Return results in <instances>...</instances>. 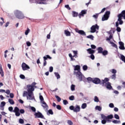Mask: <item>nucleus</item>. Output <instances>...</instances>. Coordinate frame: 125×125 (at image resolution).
<instances>
[{
    "label": "nucleus",
    "mask_w": 125,
    "mask_h": 125,
    "mask_svg": "<svg viewBox=\"0 0 125 125\" xmlns=\"http://www.w3.org/2000/svg\"><path fill=\"white\" fill-rule=\"evenodd\" d=\"M117 76L116 74H113L111 76V78L112 80H116V77Z\"/></svg>",
    "instance_id": "nucleus-45"
},
{
    "label": "nucleus",
    "mask_w": 125,
    "mask_h": 125,
    "mask_svg": "<svg viewBox=\"0 0 125 125\" xmlns=\"http://www.w3.org/2000/svg\"><path fill=\"white\" fill-rule=\"evenodd\" d=\"M109 15H110V11L105 12V14L104 15V17L102 18V21H105L109 19Z\"/></svg>",
    "instance_id": "nucleus-11"
},
{
    "label": "nucleus",
    "mask_w": 125,
    "mask_h": 125,
    "mask_svg": "<svg viewBox=\"0 0 125 125\" xmlns=\"http://www.w3.org/2000/svg\"><path fill=\"white\" fill-rule=\"evenodd\" d=\"M87 51L89 54H93L95 53V51L94 50H92L91 48H89L87 49Z\"/></svg>",
    "instance_id": "nucleus-21"
},
{
    "label": "nucleus",
    "mask_w": 125,
    "mask_h": 125,
    "mask_svg": "<svg viewBox=\"0 0 125 125\" xmlns=\"http://www.w3.org/2000/svg\"><path fill=\"white\" fill-rule=\"evenodd\" d=\"M87 12V10H82L81 13L78 15L79 18H81L82 16H84L85 14H86Z\"/></svg>",
    "instance_id": "nucleus-18"
},
{
    "label": "nucleus",
    "mask_w": 125,
    "mask_h": 125,
    "mask_svg": "<svg viewBox=\"0 0 125 125\" xmlns=\"http://www.w3.org/2000/svg\"><path fill=\"white\" fill-rule=\"evenodd\" d=\"M49 72H50V73H51L52 72H53V67L50 66L49 67Z\"/></svg>",
    "instance_id": "nucleus-60"
},
{
    "label": "nucleus",
    "mask_w": 125,
    "mask_h": 125,
    "mask_svg": "<svg viewBox=\"0 0 125 125\" xmlns=\"http://www.w3.org/2000/svg\"><path fill=\"white\" fill-rule=\"evenodd\" d=\"M87 105L86 103H83L82 104L81 108L82 109H85V108L87 107Z\"/></svg>",
    "instance_id": "nucleus-28"
},
{
    "label": "nucleus",
    "mask_w": 125,
    "mask_h": 125,
    "mask_svg": "<svg viewBox=\"0 0 125 125\" xmlns=\"http://www.w3.org/2000/svg\"><path fill=\"white\" fill-rule=\"evenodd\" d=\"M69 109L71 111H73L75 112V113H78V112H80L81 111V107H80V105H77L75 107L74 105H71L69 106Z\"/></svg>",
    "instance_id": "nucleus-7"
},
{
    "label": "nucleus",
    "mask_w": 125,
    "mask_h": 125,
    "mask_svg": "<svg viewBox=\"0 0 125 125\" xmlns=\"http://www.w3.org/2000/svg\"><path fill=\"white\" fill-rule=\"evenodd\" d=\"M35 118H41V119H43V116L42 115V114L40 112H36L34 114Z\"/></svg>",
    "instance_id": "nucleus-17"
},
{
    "label": "nucleus",
    "mask_w": 125,
    "mask_h": 125,
    "mask_svg": "<svg viewBox=\"0 0 125 125\" xmlns=\"http://www.w3.org/2000/svg\"><path fill=\"white\" fill-rule=\"evenodd\" d=\"M71 90L72 91H74L75 90V85L72 84L71 86Z\"/></svg>",
    "instance_id": "nucleus-52"
},
{
    "label": "nucleus",
    "mask_w": 125,
    "mask_h": 125,
    "mask_svg": "<svg viewBox=\"0 0 125 125\" xmlns=\"http://www.w3.org/2000/svg\"><path fill=\"white\" fill-rule=\"evenodd\" d=\"M109 106L110 108H114V104H113V103H110V104H109Z\"/></svg>",
    "instance_id": "nucleus-61"
},
{
    "label": "nucleus",
    "mask_w": 125,
    "mask_h": 125,
    "mask_svg": "<svg viewBox=\"0 0 125 125\" xmlns=\"http://www.w3.org/2000/svg\"><path fill=\"white\" fill-rule=\"evenodd\" d=\"M74 71H78V72H75L74 74L76 75V77L77 79H79L80 82H82L83 75L81 72V66L79 65L74 66Z\"/></svg>",
    "instance_id": "nucleus-1"
},
{
    "label": "nucleus",
    "mask_w": 125,
    "mask_h": 125,
    "mask_svg": "<svg viewBox=\"0 0 125 125\" xmlns=\"http://www.w3.org/2000/svg\"><path fill=\"white\" fill-rule=\"evenodd\" d=\"M75 31L76 33L79 34V35H82V36H86L85 32L83 30H80L78 28L75 29Z\"/></svg>",
    "instance_id": "nucleus-16"
},
{
    "label": "nucleus",
    "mask_w": 125,
    "mask_h": 125,
    "mask_svg": "<svg viewBox=\"0 0 125 125\" xmlns=\"http://www.w3.org/2000/svg\"><path fill=\"white\" fill-rule=\"evenodd\" d=\"M55 77H56L57 79H60V75L58 73V72H55L54 73Z\"/></svg>",
    "instance_id": "nucleus-31"
},
{
    "label": "nucleus",
    "mask_w": 125,
    "mask_h": 125,
    "mask_svg": "<svg viewBox=\"0 0 125 125\" xmlns=\"http://www.w3.org/2000/svg\"><path fill=\"white\" fill-rule=\"evenodd\" d=\"M72 15L73 17H77L78 15H79V13L76 11H72Z\"/></svg>",
    "instance_id": "nucleus-25"
},
{
    "label": "nucleus",
    "mask_w": 125,
    "mask_h": 125,
    "mask_svg": "<svg viewBox=\"0 0 125 125\" xmlns=\"http://www.w3.org/2000/svg\"><path fill=\"white\" fill-rule=\"evenodd\" d=\"M5 93H6L8 95H9V94H10V90H9V89H7L6 91H5Z\"/></svg>",
    "instance_id": "nucleus-53"
},
{
    "label": "nucleus",
    "mask_w": 125,
    "mask_h": 125,
    "mask_svg": "<svg viewBox=\"0 0 125 125\" xmlns=\"http://www.w3.org/2000/svg\"><path fill=\"white\" fill-rule=\"evenodd\" d=\"M29 109H31L33 112H36V108L34 106H30Z\"/></svg>",
    "instance_id": "nucleus-40"
},
{
    "label": "nucleus",
    "mask_w": 125,
    "mask_h": 125,
    "mask_svg": "<svg viewBox=\"0 0 125 125\" xmlns=\"http://www.w3.org/2000/svg\"><path fill=\"white\" fill-rule=\"evenodd\" d=\"M43 58L44 59L43 66L44 67L46 66V60H47V59H52V58L50 57V56L47 55L46 56L43 57Z\"/></svg>",
    "instance_id": "nucleus-12"
},
{
    "label": "nucleus",
    "mask_w": 125,
    "mask_h": 125,
    "mask_svg": "<svg viewBox=\"0 0 125 125\" xmlns=\"http://www.w3.org/2000/svg\"><path fill=\"white\" fill-rule=\"evenodd\" d=\"M113 39V35H110L108 38L106 39V41H111Z\"/></svg>",
    "instance_id": "nucleus-48"
},
{
    "label": "nucleus",
    "mask_w": 125,
    "mask_h": 125,
    "mask_svg": "<svg viewBox=\"0 0 125 125\" xmlns=\"http://www.w3.org/2000/svg\"><path fill=\"white\" fill-rule=\"evenodd\" d=\"M98 53H102V52H103V48H102V47H99L98 48Z\"/></svg>",
    "instance_id": "nucleus-22"
},
{
    "label": "nucleus",
    "mask_w": 125,
    "mask_h": 125,
    "mask_svg": "<svg viewBox=\"0 0 125 125\" xmlns=\"http://www.w3.org/2000/svg\"><path fill=\"white\" fill-rule=\"evenodd\" d=\"M44 0H29L30 2L31 3H36L37 4H43V2Z\"/></svg>",
    "instance_id": "nucleus-9"
},
{
    "label": "nucleus",
    "mask_w": 125,
    "mask_h": 125,
    "mask_svg": "<svg viewBox=\"0 0 125 125\" xmlns=\"http://www.w3.org/2000/svg\"><path fill=\"white\" fill-rule=\"evenodd\" d=\"M87 81L88 83H91V82L93 83V79L91 77H88L87 78Z\"/></svg>",
    "instance_id": "nucleus-27"
},
{
    "label": "nucleus",
    "mask_w": 125,
    "mask_h": 125,
    "mask_svg": "<svg viewBox=\"0 0 125 125\" xmlns=\"http://www.w3.org/2000/svg\"><path fill=\"white\" fill-rule=\"evenodd\" d=\"M86 38H87V39H90V40H91L92 41H93V38H94V37H93V35H89V36H86Z\"/></svg>",
    "instance_id": "nucleus-33"
},
{
    "label": "nucleus",
    "mask_w": 125,
    "mask_h": 125,
    "mask_svg": "<svg viewBox=\"0 0 125 125\" xmlns=\"http://www.w3.org/2000/svg\"><path fill=\"white\" fill-rule=\"evenodd\" d=\"M103 86H105V87H106L107 89H109V90H111V89L113 88L112 85H111V83L108 82H105L104 85H103Z\"/></svg>",
    "instance_id": "nucleus-14"
},
{
    "label": "nucleus",
    "mask_w": 125,
    "mask_h": 125,
    "mask_svg": "<svg viewBox=\"0 0 125 125\" xmlns=\"http://www.w3.org/2000/svg\"><path fill=\"white\" fill-rule=\"evenodd\" d=\"M119 48L121 50H125V43L124 42H119Z\"/></svg>",
    "instance_id": "nucleus-19"
},
{
    "label": "nucleus",
    "mask_w": 125,
    "mask_h": 125,
    "mask_svg": "<svg viewBox=\"0 0 125 125\" xmlns=\"http://www.w3.org/2000/svg\"><path fill=\"white\" fill-rule=\"evenodd\" d=\"M118 21L119 22H118L119 25H123V24H124V21L122 19H123V18L125 20V10L122 11L121 13L118 15Z\"/></svg>",
    "instance_id": "nucleus-5"
},
{
    "label": "nucleus",
    "mask_w": 125,
    "mask_h": 125,
    "mask_svg": "<svg viewBox=\"0 0 125 125\" xmlns=\"http://www.w3.org/2000/svg\"><path fill=\"white\" fill-rule=\"evenodd\" d=\"M8 102L11 104V105H14L15 104V103L14 102V101H13L12 99H8Z\"/></svg>",
    "instance_id": "nucleus-23"
},
{
    "label": "nucleus",
    "mask_w": 125,
    "mask_h": 125,
    "mask_svg": "<svg viewBox=\"0 0 125 125\" xmlns=\"http://www.w3.org/2000/svg\"><path fill=\"white\" fill-rule=\"evenodd\" d=\"M1 20H2V21L3 22H0V24L1 26H2V25H3L4 23H5L4 22V19H3V18H0Z\"/></svg>",
    "instance_id": "nucleus-37"
},
{
    "label": "nucleus",
    "mask_w": 125,
    "mask_h": 125,
    "mask_svg": "<svg viewBox=\"0 0 125 125\" xmlns=\"http://www.w3.org/2000/svg\"><path fill=\"white\" fill-rule=\"evenodd\" d=\"M33 91H32V90L28 89H27V91H24L22 94L23 97H26V96L27 99H29V100H33V99H35Z\"/></svg>",
    "instance_id": "nucleus-2"
},
{
    "label": "nucleus",
    "mask_w": 125,
    "mask_h": 125,
    "mask_svg": "<svg viewBox=\"0 0 125 125\" xmlns=\"http://www.w3.org/2000/svg\"><path fill=\"white\" fill-rule=\"evenodd\" d=\"M57 109L58 110H61L62 108H61V105L58 104V105H57Z\"/></svg>",
    "instance_id": "nucleus-59"
},
{
    "label": "nucleus",
    "mask_w": 125,
    "mask_h": 125,
    "mask_svg": "<svg viewBox=\"0 0 125 125\" xmlns=\"http://www.w3.org/2000/svg\"><path fill=\"white\" fill-rule=\"evenodd\" d=\"M21 68L23 71H27V70L30 69V66L25 62H23L21 64Z\"/></svg>",
    "instance_id": "nucleus-13"
},
{
    "label": "nucleus",
    "mask_w": 125,
    "mask_h": 125,
    "mask_svg": "<svg viewBox=\"0 0 125 125\" xmlns=\"http://www.w3.org/2000/svg\"><path fill=\"white\" fill-rule=\"evenodd\" d=\"M110 44H111V45H112V46H113V47H115V48H118V46L117 45V44H116L113 42H112L110 41Z\"/></svg>",
    "instance_id": "nucleus-26"
},
{
    "label": "nucleus",
    "mask_w": 125,
    "mask_h": 125,
    "mask_svg": "<svg viewBox=\"0 0 125 125\" xmlns=\"http://www.w3.org/2000/svg\"><path fill=\"white\" fill-rule=\"evenodd\" d=\"M64 33L65 34L66 37H70V36H71V33L68 30H65Z\"/></svg>",
    "instance_id": "nucleus-24"
},
{
    "label": "nucleus",
    "mask_w": 125,
    "mask_h": 125,
    "mask_svg": "<svg viewBox=\"0 0 125 125\" xmlns=\"http://www.w3.org/2000/svg\"><path fill=\"white\" fill-rule=\"evenodd\" d=\"M29 33H30V29H29V28H27V30L25 32V35L27 36L28 34H29Z\"/></svg>",
    "instance_id": "nucleus-36"
},
{
    "label": "nucleus",
    "mask_w": 125,
    "mask_h": 125,
    "mask_svg": "<svg viewBox=\"0 0 125 125\" xmlns=\"http://www.w3.org/2000/svg\"><path fill=\"white\" fill-rule=\"evenodd\" d=\"M91 47L92 49H95V48H96V46H95V45L92 44L91 45Z\"/></svg>",
    "instance_id": "nucleus-63"
},
{
    "label": "nucleus",
    "mask_w": 125,
    "mask_h": 125,
    "mask_svg": "<svg viewBox=\"0 0 125 125\" xmlns=\"http://www.w3.org/2000/svg\"><path fill=\"white\" fill-rule=\"evenodd\" d=\"M40 99L41 100V103L43 101H44V100L43 99V97H42V95L40 96Z\"/></svg>",
    "instance_id": "nucleus-41"
},
{
    "label": "nucleus",
    "mask_w": 125,
    "mask_h": 125,
    "mask_svg": "<svg viewBox=\"0 0 125 125\" xmlns=\"http://www.w3.org/2000/svg\"><path fill=\"white\" fill-rule=\"evenodd\" d=\"M20 78H21V80H24L25 79V76L23 74H21L20 75Z\"/></svg>",
    "instance_id": "nucleus-47"
},
{
    "label": "nucleus",
    "mask_w": 125,
    "mask_h": 125,
    "mask_svg": "<svg viewBox=\"0 0 125 125\" xmlns=\"http://www.w3.org/2000/svg\"><path fill=\"white\" fill-rule=\"evenodd\" d=\"M120 59L125 63V57L123 55H121V58Z\"/></svg>",
    "instance_id": "nucleus-30"
},
{
    "label": "nucleus",
    "mask_w": 125,
    "mask_h": 125,
    "mask_svg": "<svg viewBox=\"0 0 125 125\" xmlns=\"http://www.w3.org/2000/svg\"><path fill=\"white\" fill-rule=\"evenodd\" d=\"M20 113H21V114H24V113H25V110H24L23 109H21L20 110Z\"/></svg>",
    "instance_id": "nucleus-62"
},
{
    "label": "nucleus",
    "mask_w": 125,
    "mask_h": 125,
    "mask_svg": "<svg viewBox=\"0 0 125 125\" xmlns=\"http://www.w3.org/2000/svg\"><path fill=\"white\" fill-rule=\"evenodd\" d=\"M37 84V83L36 82H33L31 84H28L27 85V89H29L30 90L33 91L35 90L34 87H37L36 86V85Z\"/></svg>",
    "instance_id": "nucleus-8"
},
{
    "label": "nucleus",
    "mask_w": 125,
    "mask_h": 125,
    "mask_svg": "<svg viewBox=\"0 0 125 125\" xmlns=\"http://www.w3.org/2000/svg\"><path fill=\"white\" fill-rule=\"evenodd\" d=\"M114 118L115 119H116V120H120V116H119V115L118 114H115Z\"/></svg>",
    "instance_id": "nucleus-49"
},
{
    "label": "nucleus",
    "mask_w": 125,
    "mask_h": 125,
    "mask_svg": "<svg viewBox=\"0 0 125 125\" xmlns=\"http://www.w3.org/2000/svg\"><path fill=\"white\" fill-rule=\"evenodd\" d=\"M65 7L66 8H67L68 10H71V7H70V6H69V5H65Z\"/></svg>",
    "instance_id": "nucleus-55"
},
{
    "label": "nucleus",
    "mask_w": 125,
    "mask_h": 125,
    "mask_svg": "<svg viewBox=\"0 0 125 125\" xmlns=\"http://www.w3.org/2000/svg\"><path fill=\"white\" fill-rule=\"evenodd\" d=\"M8 110L10 112H12V111H13V107L12 106H10L8 108Z\"/></svg>",
    "instance_id": "nucleus-58"
},
{
    "label": "nucleus",
    "mask_w": 125,
    "mask_h": 125,
    "mask_svg": "<svg viewBox=\"0 0 125 125\" xmlns=\"http://www.w3.org/2000/svg\"><path fill=\"white\" fill-rule=\"evenodd\" d=\"M112 123L113 124H120L121 123V121H118V120H113L112 121Z\"/></svg>",
    "instance_id": "nucleus-35"
},
{
    "label": "nucleus",
    "mask_w": 125,
    "mask_h": 125,
    "mask_svg": "<svg viewBox=\"0 0 125 125\" xmlns=\"http://www.w3.org/2000/svg\"><path fill=\"white\" fill-rule=\"evenodd\" d=\"M110 79L108 78H104V80H100L99 78H95L93 79V83L95 84H101L102 85H104L106 83V82H109Z\"/></svg>",
    "instance_id": "nucleus-4"
},
{
    "label": "nucleus",
    "mask_w": 125,
    "mask_h": 125,
    "mask_svg": "<svg viewBox=\"0 0 125 125\" xmlns=\"http://www.w3.org/2000/svg\"><path fill=\"white\" fill-rule=\"evenodd\" d=\"M67 124L68 125H73V122L71 120H67Z\"/></svg>",
    "instance_id": "nucleus-44"
},
{
    "label": "nucleus",
    "mask_w": 125,
    "mask_h": 125,
    "mask_svg": "<svg viewBox=\"0 0 125 125\" xmlns=\"http://www.w3.org/2000/svg\"><path fill=\"white\" fill-rule=\"evenodd\" d=\"M63 103L64 104V105H67V104H68V101L67 100H64L63 101Z\"/></svg>",
    "instance_id": "nucleus-54"
},
{
    "label": "nucleus",
    "mask_w": 125,
    "mask_h": 125,
    "mask_svg": "<svg viewBox=\"0 0 125 125\" xmlns=\"http://www.w3.org/2000/svg\"><path fill=\"white\" fill-rule=\"evenodd\" d=\"M69 100H71V101L75 100V96H74L73 95L71 96H70L69 97Z\"/></svg>",
    "instance_id": "nucleus-46"
},
{
    "label": "nucleus",
    "mask_w": 125,
    "mask_h": 125,
    "mask_svg": "<svg viewBox=\"0 0 125 125\" xmlns=\"http://www.w3.org/2000/svg\"><path fill=\"white\" fill-rule=\"evenodd\" d=\"M110 72H111V73H112L113 74H116L117 73V70L113 69L111 70V71H110Z\"/></svg>",
    "instance_id": "nucleus-39"
},
{
    "label": "nucleus",
    "mask_w": 125,
    "mask_h": 125,
    "mask_svg": "<svg viewBox=\"0 0 125 125\" xmlns=\"http://www.w3.org/2000/svg\"><path fill=\"white\" fill-rule=\"evenodd\" d=\"M41 103L42 104V106L43 107V109H47V108H48V105H47V104H46L45 102L43 101Z\"/></svg>",
    "instance_id": "nucleus-20"
},
{
    "label": "nucleus",
    "mask_w": 125,
    "mask_h": 125,
    "mask_svg": "<svg viewBox=\"0 0 125 125\" xmlns=\"http://www.w3.org/2000/svg\"><path fill=\"white\" fill-rule=\"evenodd\" d=\"M31 42H26V45L27 46H31Z\"/></svg>",
    "instance_id": "nucleus-64"
},
{
    "label": "nucleus",
    "mask_w": 125,
    "mask_h": 125,
    "mask_svg": "<svg viewBox=\"0 0 125 125\" xmlns=\"http://www.w3.org/2000/svg\"><path fill=\"white\" fill-rule=\"evenodd\" d=\"M90 33H95L96 30H99V26L97 24L92 25L91 27Z\"/></svg>",
    "instance_id": "nucleus-10"
},
{
    "label": "nucleus",
    "mask_w": 125,
    "mask_h": 125,
    "mask_svg": "<svg viewBox=\"0 0 125 125\" xmlns=\"http://www.w3.org/2000/svg\"><path fill=\"white\" fill-rule=\"evenodd\" d=\"M96 109L98 110V111H101V110H102V108L98 105L96 106Z\"/></svg>",
    "instance_id": "nucleus-42"
},
{
    "label": "nucleus",
    "mask_w": 125,
    "mask_h": 125,
    "mask_svg": "<svg viewBox=\"0 0 125 125\" xmlns=\"http://www.w3.org/2000/svg\"><path fill=\"white\" fill-rule=\"evenodd\" d=\"M48 113L50 114V115H53V111H52V109H49L48 111Z\"/></svg>",
    "instance_id": "nucleus-51"
},
{
    "label": "nucleus",
    "mask_w": 125,
    "mask_h": 125,
    "mask_svg": "<svg viewBox=\"0 0 125 125\" xmlns=\"http://www.w3.org/2000/svg\"><path fill=\"white\" fill-rule=\"evenodd\" d=\"M19 123L20 124H23L24 123V120L22 119H19Z\"/></svg>",
    "instance_id": "nucleus-56"
},
{
    "label": "nucleus",
    "mask_w": 125,
    "mask_h": 125,
    "mask_svg": "<svg viewBox=\"0 0 125 125\" xmlns=\"http://www.w3.org/2000/svg\"><path fill=\"white\" fill-rule=\"evenodd\" d=\"M101 118L103 119L101 121L102 125H105L106 123H111L112 121L110 120H112L114 118V116L113 114H110L107 116L104 114H101Z\"/></svg>",
    "instance_id": "nucleus-3"
},
{
    "label": "nucleus",
    "mask_w": 125,
    "mask_h": 125,
    "mask_svg": "<svg viewBox=\"0 0 125 125\" xmlns=\"http://www.w3.org/2000/svg\"><path fill=\"white\" fill-rule=\"evenodd\" d=\"M15 15L18 19H24L25 18L24 14L21 11L18 10L15 11Z\"/></svg>",
    "instance_id": "nucleus-6"
},
{
    "label": "nucleus",
    "mask_w": 125,
    "mask_h": 125,
    "mask_svg": "<svg viewBox=\"0 0 125 125\" xmlns=\"http://www.w3.org/2000/svg\"><path fill=\"white\" fill-rule=\"evenodd\" d=\"M55 98H56L58 102H60V101H61V98H60L59 96L56 95Z\"/></svg>",
    "instance_id": "nucleus-34"
},
{
    "label": "nucleus",
    "mask_w": 125,
    "mask_h": 125,
    "mask_svg": "<svg viewBox=\"0 0 125 125\" xmlns=\"http://www.w3.org/2000/svg\"><path fill=\"white\" fill-rule=\"evenodd\" d=\"M5 102H1L0 105V107L2 108V107H4V106H5Z\"/></svg>",
    "instance_id": "nucleus-29"
},
{
    "label": "nucleus",
    "mask_w": 125,
    "mask_h": 125,
    "mask_svg": "<svg viewBox=\"0 0 125 125\" xmlns=\"http://www.w3.org/2000/svg\"><path fill=\"white\" fill-rule=\"evenodd\" d=\"M102 53L104 56H105V55H108V51L104 50Z\"/></svg>",
    "instance_id": "nucleus-32"
},
{
    "label": "nucleus",
    "mask_w": 125,
    "mask_h": 125,
    "mask_svg": "<svg viewBox=\"0 0 125 125\" xmlns=\"http://www.w3.org/2000/svg\"><path fill=\"white\" fill-rule=\"evenodd\" d=\"M116 31H117V32H121V31H122V29H121V27H117V28H116Z\"/></svg>",
    "instance_id": "nucleus-57"
},
{
    "label": "nucleus",
    "mask_w": 125,
    "mask_h": 125,
    "mask_svg": "<svg viewBox=\"0 0 125 125\" xmlns=\"http://www.w3.org/2000/svg\"><path fill=\"white\" fill-rule=\"evenodd\" d=\"M83 71H86V70H87V65H83Z\"/></svg>",
    "instance_id": "nucleus-50"
},
{
    "label": "nucleus",
    "mask_w": 125,
    "mask_h": 125,
    "mask_svg": "<svg viewBox=\"0 0 125 125\" xmlns=\"http://www.w3.org/2000/svg\"><path fill=\"white\" fill-rule=\"evenodd\" d=\"M89 57L90 58H91V59H92V60H94V59H95V57L94 56V55H93V54L91 55L90 56H89Z\"/></svg>",
    "instance_id": "nucleus-43"
},
{
    "label": "nucleus",
    "mask_w": 125,
    "mask_h": 125,
    "mask_svg": "<svg viewBox=\"0 0 125 125\" xmlns=\"http://www.w3.org/2000/svg\"><path fill=\"white\" fill-rule=\"evenodd\" d=\"M19 108H18L17 106H16L14 108V110H13V112L15 113L16 117H19V116H20V112H19Z\"/></svg>",
    "instance_id": "nucleus-15"
},
{
    "label": "nucleus",
    "mask_w": 125,
    "mask_h": 125,
    "mask_svg": "<svg viewBox=\"0 0 125 125\" xmlns=\"http://www.w3.org/2000/svg\"><path fill=\"white\" fill-rule=\"evenodd\" d=\"M94 102H99V99H98V97L97 96H95L94 97Z\"/></svg>",
    "instance_id": "nucleus-38"
}]
</instances>
